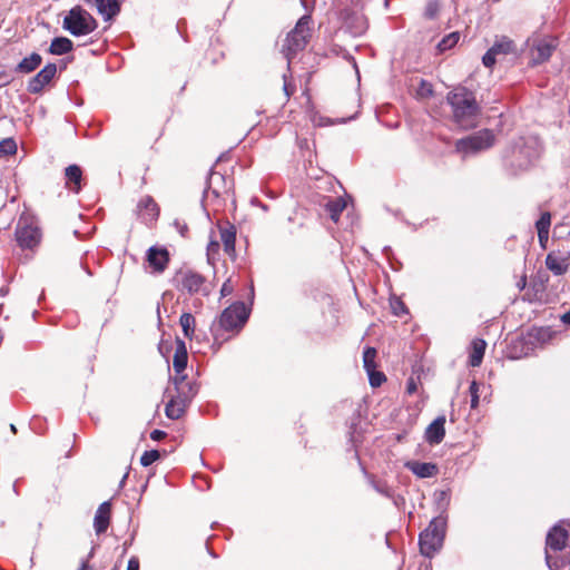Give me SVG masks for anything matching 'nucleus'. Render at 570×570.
I'll return each mask as SVG.
<instances>
[{
	"instance_id": "nucleus-33",
	"label": "nucleus",
	"mask_w": 570,
	"mask_h": 570,
	"mask_svg": "<svg viewBox=\"0 0 570 570\" xmlns=\"http://www.w3.org/2000/svg\"><path fill=\"white\" fill-rule=\"evenodd\" d=\"M549 338H550L549 328H535L532 332L528 333V335L524 340H525V342L533 344L534 341L544 343Z\"/></svg>"
},
{
	"instance_id": "nucleus-3",
	"label": "nucleus",
	"mask_w": 570,
	"mask_h": 570,
	"mask_svg": "<svg viewBox=\"0 0 570 570\" xmlns=\"http://www.w3.org/2000/svg\"><path fill=\"white\" fill-rule=\"evenodd\" d=\"M446 521L439 517L433 518L428 528L420 533L419 546L420 552L426 557L432 558L440 551L445 538Z\"/></svg>"
},
{
	"instance_id": "nucleus-32",
	"label": "nucleus",
	"mask_w": 570,
	"mask_h": 570,
	"mask_svg": "<svg viewBox=\"0 0 570 570\" xmlns=\"http://www.w3.org/2000/svg\"><path fill=\"white\" fill-rule=\"evenodd\" d=\"M460 39V33L458 31L451 32L444 36L438 43V50L440 52H444L453 48Z\"/></svg>"
},
{
	"instance_id": "nucleus-56",
	"label": "nucleus",
	"mask_w": 570,
	"mask_h": 570,
	"mask_svg": "<svg viewBox=\"0 0 570 570\" xmlns=\"http://www.w3.org/2000/svg\"><path fill=\"white\" fill-rule=\"evenodd\" d=\"M119 569H120V566L119 564H115V567L111 570H119Z\"/></svg>"
},
{
	"instance_id": "nucleus-5",
	"label": "nucleus",
	"mask_w": 570,
	"mask_h": 570,
	"mask_svg": "<svg viewBox=\"0 0 570 570\" xmlns=\"http://www.w3.org/2000/svg\"><path fill=\"white\" fill-rule=\"evenodd\" d=\"M312 18L308 14L303 16L296 23L295 28L287 35L284 45L282 46V52L287 60L289 66L293 57L305 49L308 39L311 37L309 24Z\"/></svg>"
},
{
	"instance_id": "nucleus-14",
	"label": "nucleus",
	"mask_w": 570,
	"mask_h": 570,
	"mask_svg": "<svg viewBox=\"0 0 570 570\" xmlns=\"http://www.w3.org/2000/svg\"><path fill=\"white\" fill-rule=\"evenodd\" d=\"M17 240L19 245L23 248H33L40 242V230L38 227L32 225H18L17 232Z\"/></svg>"
},
{
	"instance_id": "nucleus-30",
	"label": "nucleus",
	"mask_w": 570,
	"mask_h": 570,
	"mask_svg": "<svg viewBox=\"0 0 570 570\" xmlns=\"http://www.w3.org/2000/svg\"><path fill=\"white\" fill-rule=\"evenodd\" d=\"M550 224H551L550 213H548V212L542 213L540 218L535 223L540 243L548 239Z\"/></svg>"
},
{
	"instance_id": "nucleus-29",
	"label": "nucleus",
	"mask_w": 570,
	"mask_h": 570,
	"mask_svg": "<svg viewBox=\"0 0 570 570\" xmlns=\"http://www.w3.org/2000/svg\"><path fill=\"white\" fill-rule=\"evenodd\" d=\"M225 177L216 171H210L209 177L207 179V188L205 189V197H208V194L212 193L215 197H218L220 194V189L218 187L219 183H224Z\"/></svg>"
},
{
	"instance_id": "nucleus-43",
	"label": "nucleus",
	"mask_w": 570,
	"mask_h": 570,
	"mask_svg": "<svg viewBox=\"0 0 570 570\" xmlns=\"http://www.w3.org/2000/svg\"><path fill=\"white\" fill-rule=\"evenodd\" d=\"M471 395V407L475 409L479 405V384L476 381H472L469 387Z\"/></svg>"
},
{
	"instance_id": "nucleus-1",
	"label": "nucleus",
	"mask_w": 570,
	"mask_h": 570,
	"mask_svg": "<svg viewBox=\"0 0 570 570\" xmlns=\"http://www.w3.org/2000/svg\"><path fill=\"white\" fill-rule=\"evenodd\" d=\"M446 101L452 108L453 120L461 128L472 129L478 126L481 107L473 91L458 87L448 94Z\"/></svg>"
},
{
	"instance_id": "nucleus-28",
	"label": "nucleus",
	"mask_w": 570,
	"mask_h": 570,
	"mask_svg": "<svg viewBox=\"0 0 570 570\" xmlns=\"http://www.w3.org/2000/svg\"><path fill=\"white\" fill-rule=\"evenodd\" d=\"M72 47L73 45L70 39L66 37H56L52 39L50 43L49 52L51 55L61 56L70 52L72 50Z\"/></svg>"
},
{
	"instance_id": "nucleus-11",
	"label": "nucleus",
	"mask_w": 570,
	"mask_h": 570,
	"mask_svg": "<svg viewBox=\"0 0 570 570\" xmlns=\"http://www.w3.org/2000/svg\"><path fill=\"white\" fill-rule=\"evenodd\" d=\"M56 73V63H47L36 76H33L28 81V91L30 94H40L43 90V88L53 79Z\"/></svg>"
},
{
	"instance_id": "nucleus-19",
	"label": "nucleus",
	"mask_w": 570,
	"mask_h": 570,
	"mask_svg": "<svg viewBox=\"0 0 570 570\" xmlns=\"http://www.w3.org/2000/svg\"><path fill=\"white\" fill-rule=\"evenodd\" d=\"M444 424L445 417L439 416L426 428L425 440L428 443L434 445L440 444L443 441L445 436Z\"/></svg>"
},
{
	"instance_id": "nucleus-50",
	"label": "nucleus",
	"mask_w": 570,
	"mask_h": 570,
	"mask_svg": "<svg viewBox=\"0 0 570 570\" xmlns=\"http://www.w3.org/2000/svg\"><path fill=\"white\" fill-rule=\"evenodd\" d=\"M127 570H139V560L136 557L129 559Z\"/></svg>"
},
{
	"instance_id": "nucleus-58",
	"label": "nucleus",
	"mask_w": 570,
	"mask_h": 570,
	"mask_svg": "<svg viewBox=\"0 0 570 570\" xmlns=\"http://www.w3.org/2000/svg\"><path fill=\"white\" fill-rule=\"evenodd\" d=\"M390 250H391V248H390V247H385V248H384V252H386V253H387V252H390Z\"/></svg>"
},
{
	"instance_id": "nucleus-17",
	"label": "nucleus",
	"mask_w": 570,
	"mask_h": 570,
	"mask_svg": "<svg viewBox=\"0 0 570 570\" xmlns=\"http://www.w3.org/2000/svg\"><path fill=\"white\" fill-rule=\"evenodd\" d=\"M404 466L420 479L433 478L439 473V466L432 462L407 461Z\"/></svg>"
},
{
	"instance_id": "nucleus-45",
	"label": "nucleus",
	"mask_w": 570,
	"mask_h": 570,
	"mask_svg": "<svg viewBox=\"0 0 570 570\" xmlns=\"http://www.w3.org/2000/svg\"><path fill=\"white\" fill-rule=\"evenodd\" d=\"M393 313L397 316L402 315L403 313H406V307L400 299H395L391 303Z\"/></svg>"
},
{
	"instance_id": "nucleus-47",
	"label": "nucleus",
	"mask_w": 570,
	"mask_h": 570,
	"mask_svg": "<svg viewBox=\"0 0 570 570\" xmlns=\"http://www.w3.org/2000/svg\"><path fill=\"white\" fill-rule=\"evenodd\" d=\"M283 79H284L283 90H284L286 98L288 99L294 94L295 88L292 87L291 83L287 81L286 73L283 75Z\"/></svg>"
},
{
	"instance_id": "nucleus-53",
	"label": "nucleus",
	"mask_w": 570,
	"mask_h": 570,
	"mask_svg": "<svg viewBox=\"0 0 570 570\" xmlns=\"http://www.w3.org/2000/svg\"><path fill=\"white\" fill-rule=\"evenodd\" d=\"M435 8L432 4H429L426 8V16L432 18L434 16Z\"/></svg>"
},
{
	"instance_id": "nucleus-4",
	"label": "nucleus",
	"mask_w": 570,
	"mask_h": 570,
	"mask_svg": "<svg viewBox=\"0 0 570 570\" xmlns=\"http://www.w3.org/2000/svg\"><path fill=\"white\" fill-rule=\"evenodd\" d=\"M494 142V132L490 129H481L472 135L458 139L454 145V150L462 159H466L470 156H474L491 148Z\"/></svg>"
},
{
	"instance_id": "nucleus-2",
	"label": "nucleus",
	"mask_w": 570,
	"mask_h": 570,
	"mask_svg": "<svg viewBox=\"0 0 570 570\" xmlns=\"http://www.w3.org/2000/svg\"><path fill=\"white\" fill-rule=\"evenodd\" d=\"M170 383L173 387L168 386L165 391L168 399L165 414L170 420H178L197 395L199 386L195 381L187 380V375H175L170 377Z\"/></svg>"
},
{
	"instance_id": "nucleus-9",
	"label": "nucleus",
	"mask_w": 570,
	"mask_h": 570,
	"mask_svg": "<svg viewBox=\"0 0 570 570\" xmlns=\"http://www.w3.org/2000/svg\"><path fill=\"white\" fill-rule=\"evenodd\" d=\"M249 316V312L243 302H237L223 311L219 325L225 331L243 327Z\"/></svg>"
},
{
	"instance_id": "nucleus-23",
	"label": "nucleus",
	"mask_w": 570,
	"mask_h": 570,
	"mask_svg": "<svg viewBox=\"0 0 570 570\" xmlns=\"http://www.w3.org/2000/svg\"><path fill=\"white\" fill-rule=\"evenodd\" d=\"M546 265L554 275L564 274L569 266L567 258L556 253H549L547 255Z\"/></svg>"
},
{
	"instance_id": "nucleus-10",
	"label": "nucleus",
	"mask_w": 570,
	"mask_h": 570,
	"mask_svg": "<svg viewBox=\"0 0 570 570\" xmlns=\"http://www.w3.org/2000/svg\"><path fill=\"white\" fill-rule=\"evenodd\" d=\"M517 47L513 40L505 36L497 37L494 43L482 57V63L487 68H491L497 62V58L500 56H507L515 53Z\"/></svg>"
},
{
	"instance_id": "nucleus-40",
	"label": "nucleus",
	"mask_w": 570,
	"mask_h": 570,
	"mask_svg": "<svg viewBox=\"0 0 570 570\" xmlns=\"http://www.w3.org/2000/svg\"><path fill=\"white\" fill-rule=\"evenodd\" d=\"M436 504L440 509L445 510L450 503V493L448 490L436 491L434 493Z\"/></svg>"
},
{
	"instance_id": "nucleus-35",
	"label": "nucleus",
	"mask_w": 570,
	"mask_h": 570,
	"mask_svg": "<svg viewBox=\"0 0 570 570\" xmlns=\"http://www.w3.org/2000/svg\"><path fill=\"white\" fill-rule=\"evenodd\" d=\"M371 484L377 493H380L389 499H392L394 497L393 489L386 482L373 480L371 482Z\"/></svg>"
},
{
	"instance_id": "nucleus-48",
	"label": "nucleus",
	"mask_w": 570,
	"mask_h": 570,
	"mask_svg": "<svg viewBox=\"0 0 570 570\" xmlns=\"http://www.w3.org/2000/svg\"><path fill=\"white\" fill-rule=\"evenodd\" d=\"M233 291H234V287L230 283V279H227L222 286L220 294H222V296L225 297V296L230 295L233 293Z\"/></svg>"
},
{
	"instance_id": "nucleus-42",
	"label": "nucleus",
	"mask_w": 570,
	"mask_h": 570,
	"mask_svg": "<svg viewBox=\"0 0 570 570\" xmlns=\"http://www.w3.org/2000/svg\"><path fill=\"white\" fill-rule=\"evenodd\" d=\"M353 19L355 20V27L352 30L353 35L360 36V35L364 33L365 30L367 29V22L364 19V17L355 16Z\"/></svg>"
},
{
	"instance_id": "nucleus-20",
	"label": "nucleus",
	"mask_w": 570,
	"mask_h": 570,
	"mask_svg": "<svg viewBox=\"0 0 570 570\" xmlns=\"http://www.w3.org/2000/svg\"><path fill=\"white\" fill-rule=\"evenodd\" d=\"M66 187L73 194H79L81 190L82 169L80 166L73 164L65 169Z\"/></svg>"
},
{
	"instance_id": "nucleus-37",
	"label": "nucleus",
	"mask_w": 570,
	"mask_h": 570,
	"mask_svg": "<svg viewBox=\"0 0 570 570\" xmlns=\"http://www.w3.org/2000/svg\"><path fill=\"white\" fill-rule=\"evenodd\" d=\"M368 375L370 385L372 387H379L382 385V383L386 380L383 372L376 371V367L374 370H370L366 372Z\"/></svg>"
},
{
	"instance_id": "nucleus-12",
	"label": "nucleus",
	"mask_w": 570,
	"mask_h": 570,
	"mask_svg": "<svg viewBox=\"0 0 570 570\" xmlns=\"http://www.w3.org/2000/svg\"><path fill=\"white\" fill-rule=\"evenodd\" d=\"M556 49L552 39H537L530 48L531 63L533 66L540 65L549 60L553 50Z\"/></svg>"
},
{
	"instance_id": "nucleus-41",
	"label": "nucleus",
	"mask_w": 570,
	"mask_h": 570,
	"mask_svg": "<svg viewBox=\"0 0 570 570\" xmlns=\"http://www.w3.org/2000/svg\"><path fill=\"white\" fill-rule=\"evenodd\" d=\"M417 95L421 98H429L433 95V86L429 81L422 79L417 88Z\"/></svg>"
},
{
	"instance_id": "nucleus-18",
	"label": "nucleus",
	"mask_w": 570,
	"mask_h": 570,
	"mask_svg": "<svg viewBox=\"0 0 570 570\" xmlns=\"http://www.w3.org/2000/svg\"><path fill=\"white\" fill-rule=\"evenodd\" d=\"M111 504L108 501L102 502L95 514L94 528L97 534L105 533L110 522Z\"/></svg>"
},
{
	"instance_id": "nucleus-25",
	"label": "nucleus",
	"mask_w": 570,
	"mask_h": 570,
	"mask_svg": "<svg viewBox=\"0 0 570 570\" xmlns=\"http://www.w3.org/2000/svg\"><path fill=\"white\" fill-rule=\"evenodd\" d=\"M42 62V57L32 52L30 56L23 58L16 67L18 73H30L35 71Z\"/></svg>"
},
{
	"instance_id": "nucleus-21",
	"label": "nucleus",
	"mask_w": 570,
	"mask_h": 570,
	"mask_svg": "<svg viewBox=\"0 0 570 570\" xmlns=\"http://www.w3.org/2000/svg\"><path fill=\"white\" fill-rule=\"evenodd\" d=\"M187 361H188V354H187V348H186L185 342L177 338L176 351H175L174 360H173V367L176 373L175 375H185L184 371L186 370Z\"/></svg>"
},
{
	"instance_id": "nucleus-31",
	"label": "nucleus",
	"mask_w": 570,
	"mask_h": 570,
	"mask_svg": "<svg viewBox=\"0 0 570 570\" xmlns=\"http://www.w3.org/2000/svg\"><path fill=\"white\" fill-rule=\"evenodd\" d=\"M179 324L183 328L184 335L187 338H191L195 331V317L190 313L181 314Z\"/></svg>"
},
{
	"instance_id": "nucleus-39",
	"label": "nucleus",
	"mask_w": 570,
	"mask_h": 570,
	"mask_svg": "<svg viewBox=\"0 0 570 570\" xmlns=\"http://www.w3.org/2000/svg\"><path fill=\"white\" fill-rule=\"evenodd\" d=\"M546 563L550 570H560L564 567L566 562L562 558L552 557L549 551H546Z\"/></svg>"
},
{
	"instance_id": "nucleus-16",
	"label": "nucleus",
	"mask_w": 570,
	"mask_h": 570,
	"mask_svg": "<svg viewBox=\"0 0 570 570\" xmlns=\"http://www.w3.org/2000/svg\"><path fill=\"white\" fill-rule=\"evenodd\" d=\"M568 540V531L557 524L550 529L546 539V551H561L566 547Z\"/></svg>"
},
{
	"instance_id": "nucleus-7",
	"label": "nucleus",
	"mask_w": 570,
	"mask_h": 570,
	"mask_svg": "<svg viewBox=\"0 0 570 570\" xmlns=\"http://www.w3.org/2000/svg\"><path fill=\"white\" fill-rule=\"evenodd\" d=\"M62 27L72 36L80 37L95 31L98 22L87 10L76 6L63 18Z\"/></svg>"
},
{
	"instance_id": "nucleus-46",
	"label": "nucleus",
	"mask_w": 570,
	"mask_h": 570,
	"mask_svg": "<svg viewBox=\"0 0 570 570\" xmlns=\"http://www.w3.org/2000/svg\"><path fill=\"white\" fill-rule=\"evenodd\" d=\"M174 226L175 228L178 230V233L183 236V237H186L187 234H188V226L185 222L180 220V219H175L174 220Z\"/></svg>"
},
{
	"instance_id": "nucleus-36",
	"label": "nucleus",
	"mask_w": 570,
	"mask_h": 570,
	"mask_svg": "<svg viewBox=\"0 0 570 570\" xmlns=\"http://www.w3.org/2000/svg\"><path fill=\"white\" fill-rule=\"evenodd\" d=\"M17 151V144L12 138L3 139L0 142V157L13 155Z\"/></svg>"
},
{
	"instance_id": "nucleus-54",
	"label": "nucleus",
	"mask_w": 570,
	"mask_h": 570,
	"mask_svg": "<svg viewBox=\"0 0 570 570\" xmlns=\"http://www.w3.org/2000/svg\"><path fill=\"white\" fill-rule=\"evenodd\" d=\"M78 570H90V567L87 562H82L81 567Z\"/></svg>"
},
{
	"instance_id": "nucleus-22",
	"label": "nucleus",
	"mask_w": 570,
	"mask_h": 570,
	"mask_svg": "<svg viewBox=\"0 0 570 570\" xmlns=\"http://www.w3.org/2000/svg\"><path fill=\"white\" fill-rule=\"evenodd\" d=\"M220 240L224 246L225 253L232 258L235 257V242L236 228L234 225L227 224L225 227H219Z\"/></svg>"
},
{
	"instance_id": "nucleus-57",
	"label": "nucleus",
	"mask_w": 570,
	"mask_h": 570,
	"mask_svg": "<svg viewBox=\"0 0 570 570\" xmlns=\"http://www.w3.org/2000/svg\"><path fill=\"white\" fill-rule=\"evenodd\" d=\"M250 293H252V296L254 295V287L253 285L250 286Z\"/></svg>"
},
{
	"instance_id": "nucleus-24",
	"label": "nucleus",
	"mask_w": 570,
	"mask_h": 570,
	"mask_svg": "<svg viewBox=\"0 0 570 570\" xmlns=\"http://www.w3.org/2000/svg\"><path fill=\"white\" fill-rule=\"evenodd\" d=\"M471 347H472V351L469 356V364L472 367H478L482 363L485 347H487V342L482 338H475L472 341Z\"/></svg>"
},
{
	"instance_id": "nucleus-52",
	"label": "nucleus",
	"mask_w": 570,
	"mask_h": 570,
	"mask_svg": "<svg viewBox=\"0 0 570 570\" xmlns=\"http://www.w3.org/2000/svg\"><path fill=\"white\" fill-rule=\"evenodd\" d=\"M561 321L564 324L570 325V309L561 316Z\"/></svg>"
},
{
	"instance_id": "nucleus-27",
	"label": "nucleus",
	"mask_w": 570,
	"mask_h": 570,
	"mask_svg": "<svg viewBox=\"0 0 570 570\" xmlns=\"http://www.w3.org/2000/svg\"><path fill=\"white\" fill-rule=\"evenodd\" d=\"M97 10L105 19H110L119 13L120 6L117 0H95Z\"/></svg>"
},
{
	"instance_id": "nucleus-49",
	"label": "nucleus",
	"mask_w": 570,
	"mask_h": 570,
	"mask_svg": "<svg viewBox=\"0 0 570 570\" xmlns=\"http://www.w3.org/2000/svg\"><path fill=\"white\" fill-rule=\"evenodd\" d=\"M166 436V432L161 430H154L150 433V439L154 441H160Z\"/></svg>"
},
{
	"instance_id": "nucleus-26",
	"label": "nucleus",
	"mask_w": 570,
	"mask_h": 570,
	"mask_svg": "<svg viewBox=\"0 0 570 570\" xmlns=\"http://www.w3.org/2000/svg\"><path fill=\"white\" fill-rule=\"evenodd\" d=\"M346 206V203L343 198L336 197V198H328L325 199L324 207L327 212L328 216L333 222H337L340 219V216L342 212L344 210Z\"/></svg>"
},
{
	"instance_id": "nucleus-13",
	"label": "nucleus",
	"mask_w": 570,
	"mask_h": 570,
	"mask_svg": "<svg viewBox=\"0 0 570 570\" xmlns=\"http://www.w3.org/2000/svg\"><path fill=\"white\" fill-rule=\"evenodd\" d=\"M137 215L146 225L157 220L159 216V207L151 196H144L138 202Z\"/></svg>"
},
{
	"instance_id": "nucleus-34",
	"label": "nucleus",
	"mask_w": 570,
	"mask_h": 570,
	"mask_svg": "<svg viewBox=\"0 0 570 570\" xmlns=\"http://www.w3.org/2000/svg\"><path fill=\"white\" fill-rule=\"evenodd\" d=\"M376 350L374 347H366L363 352V366L365 371H372L376 367L375 364V357H376Z\"/></svg>"
},
{
	"instance_id": "nucleus-44",
	"label": "nucleus",
	"mask_w": 570,
	"mask_h": 570,
	"mask_svg": "<svg viewBox=\"0 0 570 570\" xmlns=\"http://www.w3.org/2000/svg\"><path fill=\"white\" fill-rule=\"evenodd\" d=\"M219 242L217 240H210L208 246H207V259L210 264L214 263V259H215V255L218 254V250H219Z\"/></svg>"
},
{
	"instance_id": "nucleus-55",
	"label": "nucleus",
	"mask_w": 570,
	"mask_h": 570,
	"mask_svg": "<svg viewBox=\"0 0 570 570\" xmlns=\"http://www.w3.org/2000/svg\"><path fill=\"white\" fill-rule=\"evenodd\" d=\"M12 490L13 492L18 495L19 492H18V489H17V481L12 484Z\"/></svg>"
},
{
	"instance_id": "nucleus-15",
	"label": "nucleus",
	"mask_w": 570,
	"mask_h": 570,
	"mask_svg": "<svg viewBox=\"0 0 570 570\" xmlns=\"http://www.w3.org/2000/svg\"><path fill=\"white\" fill-rule=\"evenodd\" d=\"M147 262L154 273L161 274L169 263V253L166 248L153 246L147 250Z\"/></svg>"
},
{
	"instance_id": "nucleus-6",
	"label": "nucleus",
	"mask_w": 570,
	"mask_h": 570,
	"mask_svg": "<svg viewBox=\"0 0 570 570\" xmlns=\"http://www.w3.org/2000/svg\"><path fill=\"white\" fill-rule=\"evenodd\" d=\"M171 283L178 292L187 293L190 296L196 294L208 296L212 292L206 278L202 274L188 268L177 271Z\"/></svg>"
},
{
	"instance_id": "nucleus-38",
	"label": "nucleus",
	"mask_w": 570,
	"mask_h": 570,
	"mask_svg": "<svg viewBox=\"0 0 570 570\" xmlns=\"http://www.w3.org/2000/svg\"><path fill=\"white\" fill-rule=\"evenodd\" d=\"M160 458L158 450L145 451L140 458V464L142 466H149Z\"/></svg>"
},
{
	"instance_id": "nucleus-51",
	"label": "nucleus",
	"mask_w": 570,
	"mask_h": 570,
	"mask_svg": "<svg viewBox=\"0 0 570 570\" xmlns=\"http://www.w3.org/2000/svg\"><path fill=\"white\" fill-rule=\"evenodd\" d=\"M415 390H416V384L414 383V381L413 380L409 381V383H407V392L410 394H412V393L415 392Z\"/></svg>"
},
{
	"instance_id": "nucleus-8",
	"label": "nucleus",
	"mask_w": 570,
	"mask_h": 570,
	"mask_svg": "<svg viewBox=\"0 0 570 570\" xmlns=\"http://www.w3.org/2000/svg\"><path fill=\"white\" fill-rule=\"evenodd\" d=\"M539 157L534 140L520 138L512 150L510 164L519 169L528 168Z\"/></svg>"
}]
</instances>
